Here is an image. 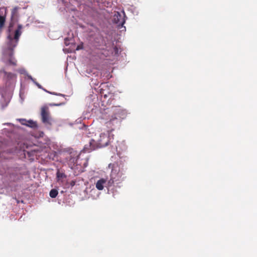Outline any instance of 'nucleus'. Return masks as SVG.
I'll use <instances>...</instances> for the list:
<instances>
[{
  "instance_id": "a211bd4d",
  "label": "nucleus",
  "mask_w": 257,
  "mask_h": 257,
  "mask_svg": "<svg viewBox=\"0 0 257 257\" xmlns=\"http://www.w3.org/2000/svg\"><path fill=\"white\" fill-rule=\"evenodd\" d=\"M74 185H75V182H74V181H72V182H71V186H74Z\"/></svg>"
},
{
  "instance_id": "f3484780",
  "label": "nucleus",
  "mask_w": 257,
  "mask_h": 257,
  "mask_svg": "<svg viewBox=\"0 0 257 257\" xmlns=\"http://www.w3.org/2000/svg\"><path fill=\"white\" fill-rule=\"evenodd\" d=\"M5 74L7 75L8 77L12 78L14 76V74L12 73L5 72Z\"/></svg>"
},
{
  "instance_id": "aec40b11",
  "label": "nucleus",
  "mask_w": 257,
  "mask_h": 257,
  "mask_svg": "<svg viewBox=\"0 0 257 257\" xmlns=\"http://www.w3.org/2000/svg\"><path fill=\"white\" fill-rule=\"evenodd\" d=\"M65 43L66 44V45H68L67 44L68 42H67V39H65Z\"/></svg>"
},
{
  "instance_id": "0eeeda50",
  "label": "nucleus",
  "mask_w": 257,
  "mask_h": 257,
  "mask_svg": "<svg viewBox=\"0 0 257 257\" xmlns=\"http://www.w3.org/2000/svg\"><path fill=\"white\" fill-rule=\"evenodd\" d=\"M9 173L10 174V178L12 181H17L22 178L20 170L17 168L9 169Z\"/></svg>"
},
{
  "instance_id": "dca6fc26",
  "label": "nucleus",
  "mask_w": 257,
  "mask_h": 257,
  "mask_svg": "<svg viewBox=\"0 0 257 257\" xmlns=\"http://www.w3.org/2000/svg\"><path fill=\"white\" fill-rule=\"evenodd\" d=\"M19 121L22 124L26 125L27 120H26L25 119H20Z\"/></svg>"
},
{
  "instance_id": "ddd939ff",
  "label": "nucleus",
  "mask_w": 257,
  "mask_h": 257,
  "mask_svg": "<svg viewBox=\"0 0 257 257\" xmlns=\"http://www.w3.org/2000/svg\"><path fill=\"white\" fill-rule=\"evenodd\" d=\"M6 22V17L0 15V30H3Z\"/></svg>"
},
{
  "instance_id": "f257e3e1",
  "label": "nucleus",
  "mask_w": 257,
  "mask_h": 257,
  "mask_svg": "<svg viewBox=\"0 0 257 257\" xmlns=\"http://www.w3.org/2000/svg\"><path fill=\"white\" fill-rule=\"evenodd\" d=\"M22 25L18 24L17 29L14 33V36L13 37L10 34L7 36V45L4 50V54L6 57H8L6 63L10 65L16 66L17 65V61L13 57L14 49L18 44L19 38L22 33Z\"/></svg>"
},
{
  "instance_id": "4468645a",
  "label": "nucleus",
  "mask_w": 257,
  "mask_h": 257,
  "mask_svg": "<svg viewBox=\"0 0 257 257\" xmlns=\"http://www.w3.org/2000/svg\"><path fill=\"white\" fill-rule=\"evenodd\" d=\"M58 194V191L56 189H53L50 191L49 195L51 198H54L57 196Z\"/></svg>"
},
{
  "instance_id": "6e6552de",
  "label": "nucleus",
  "mask_w": 257,
  "mask_h": 257,
  "mask_svg": "<svg viewBox=\"0 0 257 257\" xmlns=\"http://www.w3.org/2000/svg\"><path fill=\"white\" fill-rule=\"evenodd\" d=\"M99 139L97 141L100 148L104 147L109 144L108 137L104 133H101L99 136Z\"/></svg>"
},
{
  "instance_id": "9b49d317",
  "label": "nucleus",
  "mask_w": 257,
  "mask_h": 257,
  "mask_svg": "<svg viewBox=\"0 0 257 257\" xmlns=\"http://www.w3.org/2000/svg\"><path fill=\"white\" fill-rule=\"evenodd\" d=\"M28 155L29 156L31 155H36V156H40V149L38 148L33 149L31 150L30 152H27Z\"/></svg>"
},
{
  "instance_id": "39448f33",
  "label": "nucleus",
  "mask_w": 257,
  "mask_h": 257,
  "mask_svg": "<svg viewBox=\"0 0 257 257\" xmlns=\"http://www.w3.org/2000/svg\"><path fill=\"white\" fill-rule=\"evenodd\" d=\"M41 115L42 121L45 125L51 126L52 125L53 119L51 118L49 108L47 107H43L41 108Z\"/></svg>"
},
{
  "instance_id": "2eb2a0df",
  "label": "nucleus",
  "mask_w": 257,
  "mask_h": 257,
  "mask_svg": "<svg viewBox=\"0 0 257 257\" xmlns=\"http://www.w3.org/2000/svg\"><path fill=\"white\" fill-rule=\"evenodd\" d=\"M56 175H57V178L58 179L63 178H64L66 177L64 173H60L59 171H57Z\"/></svg>"
},
{
  "instance_id": "7ed1b4c3",
  "label": "nucleus",
  "mask_w": 257,
  "mask_h": 257,
  "mask_svg": "<svg viewBox=\"0 0 257 257\" xmlns=\"http://www.w3.org/2000/svg\"><path fill=\"white\" fill-rule=\"evenodd\" d=\"M101 118L106 120V126L109 128L108 132L113 130V126L117 124L119 120L111 110H107L102 114Z\"/></svg>"
},
{
  "instance_id": "9d476101",
  "label": "nucleus",
  "mask_w": 257,
  "mask_h": 257,
  "mask_svg": "<svg viewBox=\"0 0 257 257\" xmlns=\"http://www.w3.org/2000/svg\"><path fill=\"white\" fill-rule=\"evenodd\" d=\"M106 180L102 178L98 180L96 183V188L98 190H102L104 188V184L106 183Z\"/></svg>"
},
{
  "instance_id": "1a4fd4ad",
  "label": "nucleus",
  "mask_w": 257,
  "mask_h": 257,
  "mask_svg": "<svg viewBox=\"0 0 257 257\" xmlns=\"http://www.w3.org/2000/svg\"><path fill=\"white\" fill-rule=\"evenodd\" d=\"M113 22L114 23L117 24L118 26L122 25L125 23V20L123 17L118 12H117L113 17Z\"/></svg>"
},
{
  "instance_id": "6ab92c4d",
  "label": "nucleus",
  "mask_w": 257,
  "mask_h": 257,
  "mask_svg": "<svg viewBox=\"0 0 257 257\" xmlns=\"http://www.w3.org/2000/svg\"><path fill=\"white\" fill-rule=\"evenodd\" d=\"M65 43L66 44V45H68L67 44L68 42H67V39H65Z\"/></svg>"
},
{
  "instance_id": "423d86ee",
  "label": "nucleus",
  "mask_w": 257,
  "mask_h": 257,
  "mask_svg": "<svg viewBox=\"0 0 257 257\" xmlns=\"http://www.w3.org/2000/svg\"><path fill=\"white\" fill-rule=\"evenodd\" d=\"M98 148L100 147L99 146L97 141H95L94 139H91L89 143V145H86L84 146L83 151L85 153H89Z\"/></svg>"
},
{
  "instance_id": "f03ea898",
  "label": "nucleus",
  "mask_w": 257,
  "mask_h": 257,
  "mask_svg": "<svg viewBox=\"0 0 257 257\" xmlns=\"http://www.w3.org/2000/svg\"><path fill=\"white\" fill-rule=\"evenodd\" d=\"M125 178L124 169L122 168H120L117 164H112L110 179L108 181V186L110 187L112 185L115 184L119 187V184L121 183Z\"/></svg>"
},
{
  "instance_id": "f8f14e48",
  "label": "nucleus",
  "mask_w": 257,
  "mask_h": 257,
  "mask_svg": "<svg viewBox=\"0 0 257 257\" xmlns=\"http://www.w3.org/2000/svg\"><path fill=\"white\" fill-rule=\"evenodd\" d=\"M26 126H29L32 128H36L37 127V124L36 122L30 120H27Z\"/></svg>"
},
{
  "instance_id": "20e7f679",
  "label": "nucleus",
  "mask_w": 257,
  "mask_h": 257,
  "mask_svg": "<svg viewBox=\"0 0 257 257\" xmlns=\"http://www.w3.org/2000/svg\"><path fill=\"white\" fill-rule=\"evenodd\" d=\"M20 8L19 7H15L11 11V20L9 23L8 32V35L10 34L12 36H14L12 35L11 32L13 31V27L14 26L18 23L19 18V10Z\"/></svg>"
}]
</instances>
